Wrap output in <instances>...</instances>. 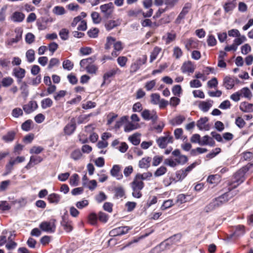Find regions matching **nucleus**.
Instances as JSON below:
<instances>
[{
    "mask_svg": "<svg viewBox=\"0 0 253 253\" xmlns=\"http://www.w3.org/2000/svg\"><path fill=\"white\" fill-rule=\"evenodd\" d=\"M252 167H253V164L249 163L246 166L242 167L235 173V180L233 181V183H237L238 184L233 185V188H235L239 184L242 183L245 180V173L248 171Z\"/></svg>",
    "mask_w": 253,
    "mask_h": 253,
    "instance_id": "nucleus-1",
    "label": "nucleus"
},
{
    "mask_svg": "<svg viewBox=\"0 0 253 253\" xmlns=\"http://www.w3.org/2000/svg\"><path fill=\"white\" fill-rule=\"evenodd\" d=\"M131 187L132 189V196L137 198H139L141 197L142 194L140 191L143 188L144 183L141 180H138L137 177L135 176L133 181L130 183Z\"/></svg>",
    "mask_w": 253,
    "mask_h": 253,
    "instance_id": "nucleus-2",
    "label": "nucleus"
},
{
    "mask_svg": "<svg viewBox=\"0 0 253 253\" xmlns=\"http://www.w3.org/2000/svg\"><path fill=\"white\" fill-rule=\"evenodd\" d=\"M237 194V191H232L231 189H229V190L221 196L216 198L217 201L219 203L220 206H222L223 204L227 202L230 199L233 198Z\"/></svg>",
    "mask_w": 253,
    "mask_h": 253,
    "instance_id": "nucleus-3",
    "label": "nucleus"
},
{
    "mask_svg": "<svg viewBox=\"0 0 253 253\" xmlns=\"http://www.w3.org/2000/svg\"><path fill=\"white\" fill-rule=\"evenodd\" d=\"M55 220L42 222L40 224V228L43 231L48 233H53L55 232L56 226L54 223Z\"/></svg>",
    "mask_w": 253,
    "mask_h": 253,
    "instance_id": "nucleus-4",
    "label": "nucleus"
},
{
    "mask_svg": "<svg viewBox=\"0 0 253 253\" xmlns=\"http://www.w3.org/2000/svg\"><path fill=\"white\" fill-rule=\"evenodd\" d=\"M168 135L165 136L160 137L156 140V142L159 147L161 149H164L168 143H172L173 142V137L169 135V132Z\"/></svg>",
    "mask_w": 253,
    "mask_h": 253,
    "instance_id": "nucleus-5",
    "label": "nucleus"
},
{
    "mask_svg": "<svg viewBox=\"0 0 253 253\" xmlns=\"http://www.w3.org/2000/svg\"><path fill=\"white\" fill-rule=\"evenodd\" d=\"M141 116L145 120H151L152 122L155 123L158 119V116L156 112L153 110L152 111L145 109L141 113Z\"/></svg>",
    "mask_w": 253,
    "mask_h": 253,
    "instance_id": "nucleus-6",
    "label": "nucleus"
},
{
    "mask_svg": "<svg viewBox=\"0 0 253 253\" xmlns=\"http://www.w3.org/2000/svg\"><path fill=\"white\" fill-rule=\"evenodd\" d=\"M114 5L112 2L101 5L100 6L101 12L104 13V16L108 18L112 14L114 10Z\"/></svg>",
    "mask_w": 253,
    "mask_h": 253,
    "instance_id": "nucleus-7",
    "label": "nucleus"
},
{
    "mask_svg": "<svg viewBox=\"0 0 253 253\" xmlns=\"http://www.w3.org/2000/svg\"><path fill=\"white\" fill-rule=\"evenodd\" d=\"M26 71L24 69L21 68H15L13 69L12 75L17 79L18 83H20L25 76Z\"/></svg>",
    "mask_w": 253,
    "mask_h": 253,
    "instance_id": "nucleus-8",
    "label": "nucleus"
},
{
    "mask_svg": "<svg viewBox=\"0 0 253 253\" xmlns=\"http://www.w3.org/2000/svg\"><path fill=\"white\" fill-rule=\"evenodd\" d=\"M38 107L36 101H30L27 104L23 106V109L26 114H30L37 109Z\"/></svg>",
    "mask_w": 253,
    "mask_h": 253,
    "instance_id": "nucleus-9",
    "label": "nucleus"
},
{
    "mask_svg": "<svg viewBox=\"0 0 253 253\" xmlns=\"http://www.w3.org/2000/svg\"><path fill=\"white\" fill-rule=\"evenodd\" d=\"M15 32L16 35L14 38L8 39L6 42V43L9 45H12L14 43H17L22 39V31L19 29H16Z\"/></svg>",
    "mask_w": 253,
    "mask_h": 253,
    "instance_id": "nucleus-10",
    "label": "nucleus"
},
{
    "mask_svg": "<svg viewBox=\"0 0 253 253\" xmlns=\"http://www.w3.org/2000/svg\"><path fill=\"white\" fill-rule=\"evenodd\" d=\"M219 203H220V202H219L218 203L215 198L213 199L207 206L205 207L204 211L206 212H211L220 207Z\"/></svg>",
    "mask_w": 253,
    "mask_h": 253,
    "instance_id": "nucleus-11",
    "label": "nucleus"
},
{
    "mask_svg": "<svg viewBox=\"0 0 253 253\" xmlns=\"http://www.w3.org/2000/svg\"><path fill=\"white\" fill-rule=\"evenodd\" d=\"M76 128V124L75 122L74 119H72L71 123L67 124L64 128V132L68 135H71L75 130Z\"/></svg>",
    "mask_w": 253,
    "mask_h": 253,
    "instance_id": "nucleus-12",
    "label": "nucleus"
},
{
    "mask_svg": "<svg viewBox=\"0 0 253 253\" xmlns=\"http://www.w3.org/2000/svg\"><path fill=\"white\" fill-rule=\"evenodd\" d=\"M235 80L234 78L230 76H226L223 79V86L227 89H232L235 85Z\"/></svg>",
    "mask_w": 253,
    "mask_h": 253,
    "instance_id": "nucleus-13",
    "label": "nucleus"
},
{
    "mask_svg": "<svg viewBox=\"0 0 253 253\" xmlns=\"http://www.w3.org/2000/svg\"><path fill=\"white\" fill-rule=\"evenodd\" d=\"M122 20L118 19L116 20H109L105 24V28L107 31H110L113 28L121 25Z\"/></svg>",
    "mask_w": 253,
    "mask_h": 253,
    "instance_id": "nucleus-14",
    "label": "nucleus"
},
{
    "mask_svg": "<svg viewBox=\"0 0 253 253\" xmlns=\"http://www.w3.org/2000/svg\"><path fill=\"white\" fill-rule=\"evenodd\" d=\"M181 70L183 73H192L194 71L195 68L191 61H187L183 64Z\"/></svg>",
    "mask_w": 253,
    "mask_h": 253,
    "instance_id": "nucleus-15",
    "label": "nucleus"
},
{
    "mask_svg": "<svg viewBox=\"0 0 253 253\" xmlns=\"http://www.w3.org/2000/svg\"><path fill=\"white\" fill-rule=\"evenodd\" d=\"M152 158L150 157L143 158L139 161L138 166L140 169H148L150 167Z\"/></svg>",
    "mask_w": 253,
    "mask_h": 253,
    "instance_id": "nucleus-16",
    "label": "nucleus"
},
{
    "mask_svg": "<svg viewBox=\"0 0 253 253\" xmlns=\"http://www.w3.org/2000/svg\"><path fill=\"white\" fill-rule=\"evenodd\" d=\"M199 145L202 146L208 145L211 146H213L215 145V142L212 137H211L208 135H205L203 137L201 140H200Z\"/></svg>",
    "mask_w": 253,
    "mask_h": 253,
    "instance_id": "nucleus-17",
    "label": "nucleus"
},
{
    "mask_svg": "<svg viewBox=\"0 0 253 253\" xmlns=\"http://www.w3.org/2000/svg\"><path fill=\"white\" fill-rule=\"evenodd\" d=\"M61 224L64 227V229L67 232H71L73 229L72 221H69L68 218L65 216L62 217Z\"/></svg>",
    "mask_w": 253,
    "mask_h": 253,
    "instance_id": "nucleus-18",
    "label": "nucleus"
},
{
    "mask_svg": "<svg viewBox=\"0 0 253 253\" xmlns=\"http://www.w3.org/2000/svg\"><path fill=\"white\" fill-rule=\"evenodd\" d=\"M120 69L116 67L115 68H113L110 70L109 71L106 72L104 74L103 76V82L102 84V86L105 83V81L107 80L109 78H111L114 76H115L116 74L118 73H120Z\"/></svg>",
    "mask_w": 253,
    "mask_h": 253,
    "instance_id": "nucleus-19",
    "label": "nucleus"
},
{
    "mask_svg": "<svg viewBox=\"0 0 253 253\" xmlns=\"http://www.w3.org/2000/svg\"><path fill=\"white\" fill-rule=\"evenodd\" d=\"M111 174L120 180L123 178V175L120 173V167L119 165H114L110 171Z\"/></svg>",
    "mask_w": 253,
    "mask_h": 253,
    "instance_id": "nucleus-20",
    "label": "nucleus"
},
{
    "mask_svg": "<svg viewBox=\"0 0 253 253\" xmlns=\"http://www.w3.org/2000/svg\"><path fill=\"white\" fill-rule=\"evenodd\" d=\"M240 109L244 112H253V104L249 103L246 102H242L240 105Z\"/></svg>",
    "mask_w": 253,
    "mask_h": 253,
    "instance_id": "nucleus-21",
    "label": "nucleus"
},
{
    "mask_svg": "<svg viewBox=\"0 0 253 253\" xmlns=\"http://www.w3.org/2000/svg\"><path fill=\"white\" fill-rule=\"evenodd\" d=\"M212 102L213 101L211 100H208V101H202L200 103L199 107L204 112H207L211 107Z\"/></svg>",
    "mask_w": 253,
    "mask_h": 253,
    "instance_id": "nucleus-22",
    "label": "nucleus"
},
{
    "mask_svg": "<svg viewBox=\"0 0 253 253\" xmlns=\"http://www.w3.org/2000/svg\"><path fill=\"white\" fill-rule=\"evenodd\" d=\"M198 41L194 40L192 38L186 40L185 44V48L190 50L191 48H195L197 47Z\"/></svg>",
    "mask_w": 253,
    "mask_h": 253,
    "instance_id": "nucleus-23",
    "label": "nucleus"
},
{
    "mask_svg": "<svg viewBox=\"0 0 253 253\" xmlns=\"http://www.w3.org/2000/svg\"><path fill=\"white\" fill-rule=\"evenodd\" d=\"M25 18V15L22 12L16 11L14 12L11 17V19L15 22H21Z\"/></svg>",
    "mask_w": 253,
    "mask_h": 253,
    "instance_id": "nucleus-24",
    "label": "nucleus"
},
{
    "mask_svg": "<svg viewBox=\"0 0 253 253\" xmlns=\"http://www.w3.org/2000/svg\"><path fill=\"white\" fill-rule=\"evenodd\" d=\"M96 60V56H93L86 59H83L81 60L80 65L81 67H84L85 65H91Z\"/></svg>",
    "mask_w": 253,
    "mask_h": 253,
    "instance_id": "nucleus-25",
    "label": "nucleus"
},
{
    "mask_svg": "<svg viewBox=\"0 0 253 253\" xmlns=\"http://www.w3.org/2000/svg\"><path fill=\"white\" fill-rule=\"evenodd\" d=\"M60 199V196L56 193H52L49 195L47 198L48 201L50 203H54L56 204L59 202Z\"/></svg>",
    "mask_w": 253,
    "mask_h": 253,
    "instance_id": "nucleus-26",
    "label": "nucleus"
},
{
    "mask_svg": "<svg viewBox=\"0 0 253 253\" xmlns=\"http://www.w3.org/2000/svg\"><path fill=\"white\" fill-rule=\"evenodd\" d=\"M185 120V118L181 115L176 116L170 121V124L172 126L179 125Z\"/></svg>",
    "mask_w": 253,
    "mask_h": 253,
    "instance_id": "nucleus-27",
    "label": "nucleus"
},
{
    "mask_svg": "<svg viewBox=\"0 0 253 253\" xmlns=\"http://www.w3.org/2000/svg\"><path fill=\"white\" fill-rule=\"evenodd\" d=\"M152 176V173L150 171L144 172L142 174L137 173L135 175V177H137L138 180H141V181L144 180L149 179Z\"/></svg>",
    "mask_w": 253,
    "mask_h": 253,
    "instance_id": "nucleus-28",
    "label": "nucleus"
},
{
    "mask_svg": "<svg viewBox=\"0 0 253 253\" xmlns=\"http://www.w3.org/2000/svg\"><path fill=\"white\" fill-rule=\"evenodd\" d=\"M115 196L117 198H122L125 195V190L123 187L118 186L114 188Z\"/></svg>",
    "mask_w": 253,
    "mask_h": 253,
    "instance_id": "nucleus-29",
    "label": "nucleus"
},
{
    "mask_svg": "<svg viewBox=\"0 0 253 253\" xmlns=\"http://www.w3.org/2000/svg\"><path fill=\"white\" fill-rule=\"evenodd\" d=\"M245 232V226L242 225H239L236 226L233 235L238 237L244 235Z\"/></svg>",
    "mask_w": 253,
    "mask_h": 253,
    "instance_id": "nucleus-30",
    "label": "nucleus"
},
{
    "mask_svg": "<svg viewBox=\"0 0 253 253\" xmlns=\"http://www.w3.org/2000/svg\"><path fill=\"white\" fill-rule=\"evenodd\" d=\"M176 38V34L175 33H168L167 34V37H163V39L165 40L166 43L168 44L174 41Z\"/></svg>",
    "mask_w": 253,
    "mask_h": 253,
    "instance_id": "nucleus-31",
    "label": "nucleus"
},
{
    "mask_svg": "<svg viewBox=\"0 0 253 253\" xmlns=\"http://www.w3.org/2000/svg\"><path fill=\"white\" fill-rule=\"evenodd\" d=\"M139 134L138 133H134L128 137V140L134 145H137L140 143V139L138 137Z\"/></svg>",
    "mask_w": 253,
    "mask_h": 253,
    "instance_id": "nucleus-32",
    "label": "nucleus"
},
{
    "mask_svg": "<svg viewBox=\"0 0 253 253\" xmlns=\"http://www.w3.org/2000/svg\"><path fill=\"white\" fill-rule=\"evenodd\" d=\"M223 7L225 11L227 13L233 10L235 7V4L233 1L229 0L225 3Z\"/></svg>",
    "mask_w": 253,
    "mask_h": 253,
    "instance_id": "nucleus-33",
    "label": "nucleus"
},
{
    "mask_svg": "<svg viewBox=\"0 0 253 253\" xmlns=\"http://www.w3.org/2000/svg\"><path fill=\"white\" fill-rule=\"evenodd\" d=\"M53 104L52 100L49 98H46L41 101V106L42 109L50 107Z\"/></svg>",
    "mask_w": 253,
    "mask_h": 253,
    "instance_id": "nucleus-34",
    "label": "nucleus"
},
{
    "mask_svg": "<svg viewBox=\"0 0 253 253\" xmlns=\"http://www.w3.org/2000/svg\"><path fill=\"white\" fill-rule=\"evenodd\" d=\"M179 0H165L166 7L168 9L173 8L178 3Z\"/></svg>",
    "mask_w": 253,
    "mask_h": 253,
    "instance_id": "nucleus-35",
    "label": "nucleus"
},
{
    "mask_svg": "<svg viewBox=\"0 0 253 253\" xmlns=\"http://www.w3.org/2000/svg\"><path fill=\"white\" fill-rule=\"evenodd\" d=\"M208 121V119L207 117L202 118L197 121V126L200 130H202L205 128L206 130H208V128L204 127L205 124Z\"/></svg>",
    "mask_w": 253,
    "mask_h": 253,
    "instance_id": "nucleus-36",
    "label": "nucleus"
},
{
    "mask_svg": "<svg viewBox=\"0 0 253 253\" xmlns=\"http://www.w3.org/2000/svg\"><path fill=\"white\" fill-rule=\"evenodd\" d=\"M167 171V168L164 166H161L155 171L154 174L155 177H159L165 174Z\"/></svg>",
    "mask_w": 253,
    "mask_h": 253,
    "instance_id": "nucleus-37",
    "label": "nucleus"
},
{
    "mask_svg": "<svg viewBox=\"0 0 253 253\" xmlns=\"http://www.w3.org/2000/svg\"><path fill=\"white\" fill-rule=\"evenodd\" d=\"M161 51V48L156 46L154 47L152 52L150 55V62H152L157 57L160 52Z\"/></svg>",
    "mask_w": 253,
    "mask_h": 253,
    "instance_id": "nucleus-38",
    "label": "nucleus"
},
{
    "mask_svg": "<svg viewBox=\"0 0 253 253\" xmlns=\"http://www.w3.org/2000/svg\"><path fill=\"white\" fill-rule=\"evenodd\" d=\"M13 83V79L9 77L4 78L1 81V84L3 87H8L11 85Z\"/></svg>",
    "mask_w": 253,
    "mask_h": 253,
    "instance_id": "nucleus-39",
    "label": "nucleus"
},
{
    "mask_svg": "<svg viewBox=\"0 0 253 253\" xmlns=\"http://www.w3.org/2000/svg\"><path fill=\"white\" fill-rule=\"evenodd\" d=\"M27 61L30 62H33L35 60V51L33 49L28 50L26 53Z\"/></svg>",
    "mask_w": 253,
    "mask_h": 253,
    "instance_id": "nucleus-40",
    "label": "nucleus"
},
{
    "mask_svg": "<svg viewBox=\"0 0 253 253\" xmlns=\"http://www.w3.org/2000/svg\"><path fill=\"white\" fill-rule=\"evenodd\" d=\"M69 31L68 29L63 28L60 31L59 35L62 40L65 41L69 38Z\"/></svg>",
    "mask_w": 253,
    "mask_h": 253,
    "instance_id": "nucleus-41",
    "label": "nucleus"
},
{
    "mask_svg": "<svg viewBox=\"0 0 253 253\" xmlns=\"http://www.w3.org/2000/svg\"><path fill=\"white\" fill-rule=\"evenodd\" d=\"M15 135V133L14 131H9L6 135L2 137L3 139L6 142L12 141Z\"/></svg>",
    "mask_w": 253,
    "mask_h": 253,
    "instance_id": "nucleus-42",
    "label": "nucleus"
},
{
    "mask_svg": "<svg viewBox=\"0 0 253 253\" xmlns=\"http://www.w3.org/2000/svg\"><path fill=\"white\" fill-rule=\"evenodd\" d=\"M241 94H243V96L247 98L251 99L252 97V94L250 90L249 89L248 87H245L243 88L241 90Z\"/></svg>",
    "mask_w": 253,
    "mask_h": 253,
    "instance_id": "nucleus-43",
    "label": "nucleus"
},
{
    "mask_svg": "<svg viewBox=\"0 0 253 253\" xmlns=\"http://www.w3.org/2000/svg\"><path fill=\"white\" fill-rule=\"evenodd\" d=\"M33 123L31 120H28L23 123L21 125L22 129L26 131H28L31 129V126Z\"/></svg>",
    "mask_w": 253,
    "mask_h": 253,
    "instance_id": "nucleus-44",
    "label": "nucleus"
},
{
    "mask_svg": "<svg viewBox=\"0 0 253 253\" xmlns=\"http://www.w3.org/2000/svg\"><path fill=\"white\" fill-rule=\"evenodd\" d=\"M74 66V64L70 60L67 59L63 62V68L69 71L71 70Z\"/></svg>",
    "mask_w": 253,
    "mask_h": 253,
    "instance_id": "nucleus-45",
    "label": "nucleus"
},
{
    "mask_svg": "<svg viewBox=\"0 0 253 253\" xmlns=\"http://www.w3.org/2000/svg\"><path fill=\"white\" fill-rule=\"evenodd\" d=\"M82 156V154L79 149L74 150L71 154V157L75 161L80 159Z\"/></svg>",
    "mask_w": 253,
    "mask_h": 253,
    "instance_id": "nucleus-46",
    "label": "nucleus"
},
{
    "mask_svg": "<svg viewBox=\"0 0 253 253\" xmlns=\"http://www.w3.org/2000/svg\"><path fill=\"white\" fill-rule=\"evenodd\" d=\"M115 41L116 40L114 38L112 37H107V42L105 45V48L107 50L110 49L111 46L113 45Z\"/></svg>",
    "mask_w": 253,
    "mask_h": 253,
    "instance_id": "nucleus-47",
    "label": "nucleus"
},
{
    "mask_svg": "<svg viewBox=\"0 0 253 253\" xmlns=\"http://www.w3.org/2000/svg\"><path fill=\"white\" fill-rule=\"evenodd\" d=\"M93 22L95 24H98L101 21V18L99 14L97 12H93L91 14Z\"/></svg>",
    "mask_w": 253,
    "mask_h": 253,
    "instance_id": "nucleus-48",
    "label": "nucleus"
},
{
    "mask_svg": "<svg viewBox=\"0 0 253 253\" xmlns=\"http://www.w3.org/2000/svg\"><path fill=\"white\" fill-rule=\"evenodd\" d=\"M99 30L97 28H93L88 31L87 34L90 38H95L98 36Z\"/></svg>",
    "mask_w": 253,
    "mask_h": 253,
    "instance_id": "nucleus-49",
    "label": "nucleus"
},
{
    "mask_svg": "<svg viewBox=\"0 0 253 253\" xmlns=\"http://www.w3.org/2000/svg\"><path fill=\"white\" fill-rule=\"evenodd\" d=\"M79 178V175L76 173H74L70 178V184L73 186H77L78 185Z\"/></svg>",
    "mask_w": 253,
    "mask_h": 253,
    "instance_id": "nucleus-50",
    "label": "nucleus"
},
{
    "mask_svg": "<svg viewBox=\"0 0 253 253\" xmlns=\"http://www.w3.org/2000/svg\"><path fill=\"white\" fill-rule=\"evenodd\" d=\"M235 124L240 128H242L245 126L246 122L242 118L238 117L236 119Z\"/></svg>",
    "mask_w": 253,
    "mask_h": 253,
    "instance_id": "nucleus-51",
    "label": "nucleus"
},
{
    "mask_svg": "<svg viewBox=\"0 0 253 253\" xmlns=\"http://www.w3.org/2000/svg\"><path fill=\"white\" fill-rule=\"evenodd\" d=\"M151 102L155 105L157 104L160 101V96L158 93H153L151 95Z\"/></svg>",
    "mask_w": 253,
    "mask_h": 253,
    "instance_id": "nucleus-52",
    "label": "nucleus"
},
{
    "mask_svg": "<svg viewBox=\"0 0 253 253\" xmlns=\"http://www.w3.org/2000/svg\"><path fill=\"white\" fill-rule=\"evenodd\" d=\"M173 205V201L172 200H168L164 201L163 205H162L161 209L162 210H165Z\"/></svg>",
    "mask_w": 253,
    "mask_h": 253,
    "instance_id": "nucleus-53",
    "label": "nucleus"
},
{
    "mask_svg": "<svg viewBox=\"0 0 253 253\" xmlns=\"http://www.w3.org/2000/svg\"><path fill=\"white\" fill-rule=\"evenodd\" d=\"M88 201L87 200H83L82 201L77 202L76 204V206L79 209H82L88 206Z\"/></svg>",
    "mask_w": 253,
    "mask_h": 253,
    "instance_id": "nucleus-54",
    "label": "nucleus"
},
{
    "mask_svg": "<svg viewBox=\"0 0 253 253\" xmlns=\"http://www.w3.org/2000/svg\"><path fill=\"white\" fill-rule=\"evenodd\" d=\"M163 156H155L153 158L152 165L154 167L158 166L163 161Z\"/></svg>",
    "mask_w": 253,
    "mask_h": 253,
    "instance_id": "nucleus-55",
    "label": "nucleus"
},
{
    "mask_svg": "<svg viewBox=\"0 0 253 253\" xmlns=\"http://www.w3.org/2000/svg\"><path fill=\"white\" fill-rule=\"evenodd\" d=\"M53 12L56 15H61L65 13V10L63 7L56 6L54 8Z\"/></svg>",
    "mask_w": 253,
    "mask_h": 253,
    "instance_id": "nucleus-56",
    "label": "nucleus"
},
{
    "mask_svg": "<svg viewBox=\"0 0 253 253\" xmlns=\"http://www.w3.org/2000/svg\"><path fill=\"white\" fill-rule=\"evenodd\" d=\"M23 114V111L19 108H16L12 111V115L14 118H18Z\"/></svg>",
    "mask_w": 253,
    "mask_h": 253,
    "instance_id": "nucleus-57",
    "label": "nucleus"
},
{
    "mask_svg": "<svg viewBox=\"0 0 253 253\" xmlns=\"http://www.w3.org/2000/svg\"><path fill=\"white\" fill-rule=\"evenodd\" d=\"M175 161L178 164H184L188 161V158L186 156L181 155L178 158H176Z\"/></svg>",
    "mask_w": 253,
    "mask_h": 253,
    "instance_id": "nucleus-58",
    "label": "nucleus"
},
{
    "mask_svg": "<svg viewBox=\"0 0 253 253\" xmlns=\"http://www.w3.org/2000/svg\"><path fill=\"white\" fill-rule=\"evenodd\" d=\"M35 37L31 33H28L26 34L25 37V41L28 44H31L35 41Z\"/></svg>",
    "mask_w": 253,
    "mask_h": 253,
    "instance_id": "nucleus-59",
    "label": "nucleus"
},
{
    "mask_svg": "<svg viewBox=\"0 0 253 253\" xmlns=\"http://www.w3.org/2000/svg\"><path fill=\"white\" fill-rule=\"evenodd\" d=\"M106 199L107 196L103 192H100L98 195L96 196L95 197V200L99 203L105 201Z\"/></svg>",
    "mask_w": 253,
    "mask_h": 253,
    "instance_id": "nucleus-60",
    "label": "nucleus"
},
{
    "mask_svg": "<svg viewBox=\"0 0 253 253\" xmlns=\"http://www.w3.org/2000/svg\"><path fill=\"white\" fill-rule=\"evenodd\" d=\"M173 56L176 59H179L182 55V51L181 49L178 46H176L173 48Z\"/></svg>",
    "mask_w": 253,
    "mask_h": 253,
    "instance_id": "nucleus-61",
    "label": "nucleus"
},
{
    "mask_svg": "<svg viewBox=\"0 0 253 253\" xmlns=\"http://www.w3.org/2000/svg\"><path fill=\"white\" fill-rule=\"evenodd\" d=\"M85 69L88 73L95 74L97 70V68L94 65H88L86 66Z\"/></svg>",
    "mask_w": 253,
    "mask_h": 253,
    "instance_id": "nucleus-62",
    "label": "nucleus"
},
{
    "mask_svg": "<svg viewBox=\"0 0 253 253\" xmlns=\"http://www.w3.org/2000/svg\"><path fill=\"white\" fill-rule=\"evenodd\" d=\"M127 61V58L125 56H120L117 59L118 64L122 67H125Z\"/></svg>",
    "mask_w": 253,
    "mask_h": 253,
    "instance_id": "nucleus-63",
    "label": "nucleus"
},
{
    "mask_svg": "<svg viewBox=\"0 0 253 253\" xmlns=\"http://www.w3.org/2000/svg\"><path fill=\"white\" fill-rule=\"evenodd\" d=\"M59 63H60V61L57 58H51L49 61V64L48 66V68L50 69L52 68H53L54 66L58 65Z\"/></svg>",
    "mask_w": 253,
    "mask_h": 253,
    "instance_id": "nucleus-64",
    "label": "nucleus"
}]
</instances>
